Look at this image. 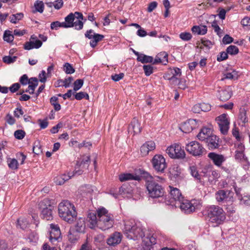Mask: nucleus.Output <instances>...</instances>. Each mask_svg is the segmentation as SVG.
<instances>
[{
    "instance_id": "nucleus-1",
    "label": "nucleus",
    "mask_w": 250,
    "mask_h": 250,
    "mask_svg": "<svg viewBox=\"0 0 250 250\" xmlns=\"http://www.w3.org/2000/svg\"><path fill=\"white\" fill-rule=\"evenodd\" d=\"M87 220L91 229L96 227L102 230L111 228L114 224V216L104 207L98 208L95 211H89Z\"/></svg>"
},
{
    "instance_id": "nucleus-2",
    "label": "nucleus",
    "mask_w": 250,
    "mask_h": 250,
    "mask_svg": "<svg viewBox=\"0 0 250 250\" xmlns=\"http://www.w3.org/2000/svg\"><path fill=\"white\" fill-rule=\"evenodd\" d=\"M203 214L208 221L218 226L226 219V214L223 209L219 206L211 205L206 208Z\"/></svg>"
},
{
    "instance_id": "nucleus-3",
    "label": "nucleus",
    "mask_w": 250,
    "mask_h": 250,
    "mask_svg": "<svg viewBox=\"0 0 250 250\" xmlns=\"http://www.w3.org/2000/svg\"><path fill=\"white\" fill-rule=\"evenodd\" d=\"M59 216L68 223H72L76 220L77 213L73 204L68 200H63L58 205Z\"/></svg>"
},
{
    "instance_id": "nucleus-4",
    "label": "nucleus",
    "mask_w": 250,
    "mask_h": 250,
    "mask_svg": "<svg viewBox=\"0 0 250 250\" xmlns=\"http://www.w3.org/2000/svg\"><path fill=\"white\" fill-rule=\"evenodd\" d=\"M165 179L161 177H150V179L146 181V186L149 197L153 198L162 197L165 193L163 187L158 182H162Z\"/></svg>"
},
{
    "instance_id": "nucleus-5",
    "label": "nucleus",
    "mask_w": 250,
    "mask_h": 250,
    "mask_svg": "<svg viewBox=\"0 0 250 250\" xmlns=\"http://www.w3.org/2000/svg\"><path fill=\"white\" fill-rule=\"evenodd\" d=\"M124 232L129 239H137L144 236V232L139 224L133 221H126L125 223Z\"/></svg>"
},
{
    "instance_id": "nucleus-6",
    "label": "nucleus",
    "mask_w": 250,
    "mask_h": 250,
    "mask_svg": "<svg viewBox=\"0 0 250 250\" xmlns=\"http://www.w3.org/2000/svg\"><path fill=\"white\" fill-rule=\"evenodd\" d=\"M41 210V217L42 219L50 221L53 219L54 207L51 204V201L48 198H45L41 201L39 204Z\"/></svg>"
},
{
    "instance_id": "nucleus-7",
    "label": "nucleus",
    "mask_w": 250,
    "mask_h": 250,
    "mask_svg": "<svg viewBox=\"0 0 250 250\" xmlns=\"http://www.w3.org/2000/svg\"><path fill=\"white\" fill-rule=\"evenodd\" d=\"M200 206V202L198 200L193 199L189 201L184 198L177 205H175V207H179L182 211L187 214L193 212Z\"/></svg>"
},
{
    "instance_id": "nucleus-8",
    "label": "nucleus",
    "mask_w": 250,
    "mask_h": 250,
    "mask_svg": "<svg viewBox=\"0 0 250 250\" xmlns=\"http://www.w3.org/2000/svg\"><path fill=\"white\" fill-rule=\"evenodd\" d=\"M90 162V156L88 155H83L81 156L79 160L77 161L75 169L72 172L75 175H80L83 172L86 170L89 165Z\"/></svg>"
},
{
    "instance_id": "nucleus-9",
    "label": "nucleus",
    "mask_w": 250,
    "mask_h": 250,
    "mask_svg": "<svg viewBox=\"0 0 250 250\" xmlns=\"http://www.w3.org/2000/svg\"><path fill=\"white\" fill-rule=\"evenodd\" d=\"M186 149L194 156H201L206 151L202 145L197 141H191L187 144Z\"/></svg>"
},
{
    "instance_id": "nucleus-10",
    "label": "nucleus",
    "mask_w": 250,
    "mask_h": 250,
    "mask_svg": "<svg viewBox=\"0 0 250 250\" xmlns=\"http://www.w3.org/2000/svg\"><path fill=\"white\" fill-rule=\"evenodd\" d=\"M169 200H166V203L167 205L175 206V205H177L184 198L178 188L171 186H169Z\"/></svg>"
},
{
    "instance_id": "nucleus-11",
    "label": "nucleus",
    "mask_w": 250,
    "mask_h": 250,
    "mask_svg": "<svg viewBox=\"0 0 250 250\" xmlns=\"http://www.w3.org/2000/svg\"><path fill=\"white\" fill-rule=\"evenodd\" d=\"M216 121L219 125L221 132L224 135L227 134L229 126V121L228 114H222L216 118Z\"/></svg>"
},
{
    "instance_id": "nucleus-12",
    "label": "nucleus",
    "mask_w": 250,
    "mask_h": 250,
    "mask_svg": "<svg viewBox=\"0 0 250 250\" xmlns=\"http://www.w3.org/2000/svg\"><path fill=\"white\" fill-rule=\"evenodd\" d=\"M152 164L155 170L159 172H164L167 167L165 159L161 155H155L152 160Z\"/></svg>"
},
{
    "instance_id": "nucleus-13",
    "label": "nucleus",
    "mask_w": 250,
    "mask_h": 250,
    "mask_svg": "<svg viewBox=\"0 0 250 250\" xmlns=\"http://www.w3.org/2000/svg\"><path fill=\"white\" fill-rule=\"evenodd\" d=\"M233 193L229 190H219L215 193V198L217 202H233Z\"/></svg>"
},
{
    "instance_id": "nucleus-14",
    "label": "nucleus",
    "mask_w": 250,
    "mask_h": 250,
    "mask_svg": "<svg viewBox=\"0 0 250 250\" xmlns=\"http://www.w3.org/2000/svg\"><path fill=\"white\" fill-rule=\"evenodd\" d=\"M221 140L216 135L212 134L206 141V144L209 150H213L219 148Z\"/></svg>"
},
{
    "instance_id": "nucleus-15",
    "label": "nucleus",
    "mask_w": 250,
    "mask_h": 250,
    "mask_svg": "<svg viewBox=\"0 0 250 250\" xmlns=\"http://www.w3.org/2000/svg\"><path fill=\"white\" fill-rule=\"evenodd\" d=\"M51 230L50 231L49 240L50 242L54 243L56 241L59 242L61 240V231L58 225L51 224L50 225Z\"/></svg>"
},
{
    "instance_id": "nucleus-16",
    "label": "nucleus",
    "mask_w": 250,
    "mask_h": 250,
    "mask_svg": "<svg viewBox=\"0 0 250 250\" xmlns=\"http://www.w3.org/2000/svg\"><path fill=\"white\" fill-rule=\"evenodd\" d=\"M217 91V97L222 101H226L229 100L232 94L231 88L229 86L218 90Z\"/></svg>"
},
{
    "instance_id": "nucleus-17",
    "label": "nucleus",
    "mask_w": 250,
    "mask_h": 250,
    "mask_svg": "<svg viewBox=\"0 0 250 250\" xmlns=\"http://www.w3.org/2000/svg\"><path fill=\"white\" fill-rule=\"evenodd\" d=\"M122 235L120 232H115L111 234L106 240L107 244L111 246H115L121 243Z\"/></svg>"
},
{
    "instance_id": "nucleus-18",
    "label": "nucleus",
    "mask_w": 250,
    "mask_h": 250,
    "mask_svg": "<svg viewBox=\"0 0 250 250\" xmlns=\"http://www.w3.org/2000/svg\"><path fill=\"white\" fill-rule=\"evenodd\" d=\"M208 157L213 161L214 165L218 167L221 166L222 163L226 160L224 155L218 154L215 152L209 153L208 154Z\"/></svg>"
},
{
    "instance_id": "nucleus-19",
    "label": "nucleus",
    "mask_w": 250,
    "mask_h": 250,
    "mask_svg": "<svg viewBox=\"0 0 250 250\" xmlns=\"http://www.w3.org/2000/svg\"><path fill=\"white\" fill-rule=\"evenodd\" d=\"M155 148V144L153 141H147L140 148L142 155H147L149 152L153 150Z\"/></svg>"
},
{
    "instance_id": "nucleus-20",
    "label": "nucleus",
    "mask_w": 250,
    "mask_h": 250,
    "mask_svg": "<svg viewBox=\"0 0 250 250\" xmlns=\"http://www.w3.org/2000/svg\"><path fill=\"white\" fill-rule=\"evenodd\" d=\"M212 134V129L208 127H203L197 137L201 141H206Z\"/></svg>"
},
{
    "instance_id": "nucleus-21",
    "label": "nucleus",
    "mask_w": 250,
    "mask_h": 250,
    "mask_svg": "<svg viewBox=\"0 0 250 250\" xmlns=\"http://www.w3.org/2000/svg\"><path fill=\"white\" fill-rule=\"evenodd\" d=\"M142 238L143 241L147 246H150L157 243V236L155 233H147L146 236L144 234V236H143Z\"/></svg>"
},
{
    "instance_id": "nucleus-22",
    "label": "nucleus",
    "mask_w": 250,
    "mask_h": 250,
    "mask_svg": "<svg viewBox=\"0 0 250 250\" xmlns=\"http://www.w3.org/2000/svg\"><path fill=\"white\" fill-rule=\"evenodd\" d=\"M167 56V54L166 52H161L153 59L152 63L153 64H155L162 62L164 63V64H166V63L168 62Z\"/></svg>"
},
{
    "instance_id": "nucleus-23",
    "label": "nucleus",
    "mask_w": 250,
    "mask_h": 250,
    "mask_svg": "<svg viewBox=\"0 0 250 250\" xmlns=\"http://www.w3.org/2000/svg\"><path fill=\"white\" fill-rule=\"evenodd\" d=\"M74 175L72 173H68V174H63L62 175L58 176L54 179L55 183L58 185H62L64 183V182L72 177L74 176Z\"/></svg>"
},
{
    "instance_id": "nucleus-24",
    "label": "nucleus",
    "mask_w": 250,
    "mask_h": 250,
    "mask_svg": "<svg viewBox=\"0 0 250 250\" xmlns=\"http://www.w3.org/2000/svg\"><path fill=\"white\" fill-rule=\"evenodd\" d=\"M141 129L140 123L136 118H134L129 126V130H132L134 134H138L141 132Z\"/></svg>"
},
{
    "instance_id": "nucleus-25",
    "label": "nucleus",
    "mask_w": 250,
    "mask_h": 250,
    "mask_svg": "<svg viewBox=\"0 0 250 250\" xmlns=\"http://www.w3.org/2000/svg\"><path fill=\"white\" fill-rule=\"evenodd\" d=\"M85 218H79L75 225V230L77 232L83 233L84 232L85 225Z\"/></svg>"
},
{
    "instance_id": "nucleus-26",
    "label": "nucleus",
    "mask_w": 250,
    "mask_h": 250,
    "mask_svg": "<svg viewBox=\"0 0 250 250\" xmlns=\"http://www.w3.org/2000/svg\"><path fill=\"white\" fill-rule=\"evenodd\" d=\"M75 20V15L71 13L65 18V21L63 23V28H67L72 27L73 22Z\"/></svg>"
},
{
    "instance_id": "nucleus-27",
    "label": "nucleus",
    "mask_w": 250,
    "mask_h": 250,
    "mask_svg": "<svg viewBox=\"0 0 250 250\" xmlns=\"http://www.w3.org/2000/svg\"><path fill=\"white\" fill-rule=\"evenodd\" d=\"M119 180L121 182H124L127 180H135L139 181L140 180V177L139 176H134L131 173H124L119 175Z\"/></svg>"
},
{
    "instance_id": "nucleus-28",
    "label": "nucleus",
    "mask_w": 250,
    "mask_h": 250,
    "mask_svg": "<svg viewBox=\"0 0 250 250\" xmlns=\"http://www.w3.org/2000/svg\"><path fill=\"white\" fill-rule=\"evenodd\" d=\"M178 149H180V145L179 144H174L168 147L166 149V152L170 157L175 158V150H178Z\"/></svg>"
},
{
    "instance_id": "nucleus-29",
    "label": "nucleus",
    "mask_w": 250,
    "mask_h": 250,
    "mask_svg": "<svg viewBox=\"0 0 250 250\" xmlns=\"http://www.w3.org/2000/svg\"><path fill=\"white\" fill-rule=\"evenodd\" d=\"M68 240L71 244L76 243L79 239V236L74 229H70L68 233Z\"/></svg>"
},
{
    "instance_id": "nucleus-30",
    "label": "nucleus",
    "mask_w": 250,
    "mask_h": 250,
    "mask_svg": "<svg viewBox=\"0 0 250 250\" xmlns=\"http://www.w3.org/2000/svg\"><path fill=\"white\" fill-rule=\"evenodd\" d=\"M194 124V121L189 120L188 122L185 123L181 127V130L185 133H188L191 132L194 127L192 125Z\"/></svg>"
},
{
    "instance_id": "nucleus-31",
    "label": "nucleus",
    "mask_w": 250,
    "mask_h": 250,
    "mask_svg": "<svg viewBox=\"0 0 250 250\" xmlns=\"http://www.w3.org/2000/svg\"><path fill=\"white\" fill-rule=\"evenodd\" d=\"M137 60L142 63H147L152 62L153 61V58L152 56L141 53L140 56L137 57Z\"/></svg>"
},
{
    "instance_id": "nucleus-32",
    "label": "nucleus",
    "mask_w": 250,
    "mask_h": 250,
    "mask_svg": "<svg viewBox=\"0 0 250 250\" xmlns=\"http://www.w3.org/2000/svg\"><path fill=\"white\" fill-rule=\"evenodd\" d=\"M28 84H29L28 89L31 90L30 94H33L34 93L35 89L38 84L37 78L35 77L31 78L30 81Z\"/></svg>"
},
{
    "instance_id": "nucleus-33",
    "label": "nucleus",
    "mask_w": 250,
    "mask_h": 250,
    "mask_svg": "<svg viewBox=\"0 0 250 250\" xmlns=\"http://www.w3.org/2000/svg\"><path fill=\"white\" fill-rule=\"evenodd\" d=\"M23 17L22 13H18L13 14L9 17L10 21L13 23H16L19 21L21 20Z\"/></svg>"
},
{
    "instance_id": "nucleus-34",
    "label": "nucleus",
    "mask_w": 250,
    "mask_h": 250,
    "mask_svg": "<svg viewBox=\"0 0 250 250\" xmlns=\"http://www.w3.org/2000/svg\"><path fill=\"white\" fill-rule=\"evenodd\" d=\"M164 79L166 80H169L170 83L173 85L177 84L178 83L179 81V78L175 77L174 76H171L170 74H169V72L167 73L164 76Z\"/></svg>"
},
{
    "instance_id": "nucleus-35",
    "label": "nucleus",
    "mask_w": 250,
    "mask_h": 250,
    "mask_svg": "<svg viewBox=\"0 0 250 250\" xmlns=\"http://www.w3.org/2000/svg\"><path fill=\"white\" fill-rule=\"evenodd\" d=\"M3 38L4 41L7 42H11L13 41L14 38L11 31L6 30L4 33Z\"/></svg>"
},
{
    "instance_id": "nucleus-36",
    "label": "nucleus",
    "mask_w": 250,
    "mask_h": 250,
    "mask_svg": "<svg viewBox=\"0 0 250 250\" xmlns=\"http://www.w3.org/2000/svg\"><path fill=\"white\" fill-rule=\"evenodd\" d=\"M28 225V221L25 218H21L17 220V227L22 229H26Z\"/></svg>"
},
{
    "instance_id": "nucleus-37",
    "label": "nucleus",
    "mask_w": 250,
    "mask_h": 250,
    "mask_svg": "<svg viewBox=\"0 0 250 250\" xmlns=\"http://www.w3.org/2000/svg\"><path fill=\"white\" fill-rule=\"evenodd\" d=\"M9 167L13 170L17 169L18 168V162L16 159L9 158L7 160Z\"/></svg>"
},
{
    "instance_id": "nucleus-38",
    "label": "nucleus",
    "mask_w": 250,
    "mask_h": 250,
    "mask_svg": "<svg viewBox=\"0 0 250 250\" xmlns=\"http://www.w3.org/2000/svg\"><path fill=\"white\" fill-rule=\"evenodd\" d=\"M226 51L229 54L231 55H235L238 53L239 49L235 45H230L227 47Z\"/></svg>"
},
{
    "instance_id": "nucleus-39",
    "label": "nucleus",
    "mask_w": 250,
    "mask_h": 250,
    "mask_svg": "<svg viewBox=\"0 0 250 250\" xmlns=\"http://www.w3.org/2000/svg\"><path fill=\"white\" fill-rule=\"evenodd\" d=\"M132 189L130 187L126 185L122 186L119 189L120 194L125 195L126 194H131Z\"/></svg>"
},
{
    "instance_id": "nucleus-40",
    "label": "nucleus",
    "mask_w": 250,
    "mask_h": 250,
    "mask_svg": "<svg viewBox=\"0 0 250 250\" xmlns=\"http://www.w3.org/2000/svg\"><path fill=\"white\" fill-rule=\"evenodd\" d=\"M189 169L191 175L197 180H200L201 176L198 173L197 167L194 166H192L189 167Z\"/></svg>"
},
{
    "instance_id": "nucleus-41",
    "label": "nucleus",
    "mask_w": 250,
    "mask_h": 250,
    "mask_svg": "<svg viewBox=\"0 0 250 250\" xmlns=\"http://www.w3.org/2000/svg\"><path fill=\"white\" fill-rule=\"evenodd\" d=\"M73 81V78L72 77H69L65 79L64 80H59L58 81V83L62 82V84L59 85V86H63L65 88L68 87L70 86V84Z\"/></svg>"
},
{
    "instance_id": "nucleus-42",
    "label": "nucleus",
    "mask_w": 250,
    "mask_h": 250,
    "mask_svg": "<svg viewBox=\"0 0 250 250\" xmlns=\"http://www.w3.org/2000/svg\"><path fill=\"white\" fill-rule=\"evenodd\" d=\"M63 70L66 74H72L75 72L74 68L68 62H66L64 64Z\"/></svg>"
},
{
    "instance_id": "nucleus-43",
    "label": "nucleus",
    "mask_w": 250,
    "mask_h": 250,
    "mask_svg": "<svg viewBox=\"0 0 250 250\" xmlns=\"http://www.w3.org/2000/svg\"><path fill=\"white\" fill-rule=\"evenodd\" d=\"M143 67L146 76H149L153 73V67L151 65H144Z\"/></svg>"
},
{
    "instance_id": "nucleus-44",
    "label": "nucleus",
    "mask_w": 250,
    "mask_h": 250,
    "mask_svg": "<svg viewBox=\"0 0 250 250\" xmlns=\"http://www.w3.org/2000/svg\"><path fill=\"white\" fill-rule=\"evenodd\" d=\"M17 59V56H5L3 57L2 61L4 63L10 64L16 62Z\"/></svg>"
},
{
    "instance_id": "nucleus-45",
    "label": "nucleus",
    "mask_w": 250,
    "mask_h": 250,
    "mask_svg": "<svg viewBox=\"0 0 250 250\" xmlns=\"http://www.w3.org/2000/svg\"><path fill=\"white\" fill-rule=\"evenodd\" d=\"M34 6L36 12H39L41 13L43 12L44 4L42 1H37L34 4Z\"/></svg>"
},
{
    "instance_id": "nucleus-46",
    "label": "nucleus",
    "mask_w": 250,
    "mask_h": 250,
    "mask_svg": "<svg viewBox=\"0 0 250 250\" xmlns=\"http://www.w3.org/2000/svg\"><path fill=\"white\" fill-rule=\"evenodd\" d=\"M169 74H170L171 76L180 78L181 75V70L180 68L176 67L173 69H171L169 70Z\"/></svg>"
},
{
    "instance_id": "nucleus-47",
    "label": "nucleus",
    "mask_w": 250,
    "mask_h": 250,
    "mask_svg": "<svg viewBox=\"0 0 250 250\" xmlns=\"http://www.w3.org/2000/svg\"><path fill=\"white\" fill-rule=\"evenodd\" d=\"M83 84V81L82 79H78L74 83L73 90L77 91L79 90Z\"/></svg>"
},
{
    "instance_id": "nucleus-48",
    "label": "nucleus",
    "mask_w": 250,
    "mask_h": 250,
    "mask_svg": "<svg viewBox=\"0 0 250 250\" xmlns=\"http://www.w3.org/2000/svg\"><path fill=\"white\" fill-rule=\"evenodd\" d=\"M25 135V132L24 130L21 129H19L15 131L14 136L18 140L22 139Z\"/></svg>"
},
{
    "instance_id": "nucleus-49",
    "label": "nucleus",
    "mask_w": 250,
    "mask_h": 250,
    "mask_svg": "<svg viewBox=\"0 0 250 250\" xmlns=\"http://www.w3.org/2000/svg\"><path fill=\"white\" fill-rule=\"evenodd\" d=\"M73 24V27H74L75 29L78 30H81L83 26V22L81 20L77 19L76 21H74Z\"/></svg>"
},
{
    "instance_id": "nucleus-50",
    "label": "nucleus",
    "mask_w": 250,
    "mask_h": 250,
    "mask_svg": "<svg viewBox=\"0 0 250 250\" xmlns=\"http://www.w3.org/2000/svg\"><path fill=\"white\" fill-rule=\"evenodd\" d=\"M241 204H243L246 205H250V197L247 195L242 196L240 195L239 199Z\"/></svg>"
},
{
    "instance_id": "nucleus-51",
    "label": "nucleus",
    "mask_w": 250,
    "mask_h": 250,
    "mask_svg": "<svg viewBox=\"0 0 250 250\" xmlns=\"http://www.w3.org/2000/svg\"><path fill=\"white\" fill-rule=\"evenodd\" d=\"M211 26L213 27L214 31L217 33V34L219 36H221V35L222 34V31L218 25L216 21H214L212 23Z\"/></svg>"
},
{
    "instance_id": "nucleus-52",
    "label": "nucleus",
    "mask_w": 250,
    "mask_h": 250,
    "mask_svg": "<svg viewBox=\"0 0 250 250\" xmlns=\"http://www.w3.org/2000/svg\"><path fill=\"white\" fill-rule=\"evenodd\" d=\"M63 22H61L59 21H56L52 22L51 23L50 27L52 30H57L59 27H63Z\"/></svg>"
},
{
    "instance_id": "nucleus-53",
    "label": "nucleus",
    "mask_w": 250,
    "mask_h": 250,
    "mask_svg": "<svg viewBox=\"0 0 250 250\" xmlns=\"http://www.w3.org/2000/svg\"><path fill=\"white\" fill-rule=\"evenodd\" d=\"M180 37L183 41H188L191 39L192 35L190 33L183 32L180 34Z\"/></svg>"
},
{
    "instance_id": "nucleus-54",
    "label": "nucleus",
    "mask_w": 250,
    "mask_h": 250,
    "mask_svg": "<svg viewBox=\"0 0 250 250\" xmlns=\"http://www.w3.org/2000/svg\"><path fill=\"white\" fill-rule=\"evenodd\" d=\"M228 58V53L226 52H221L219 55L217 56V60L218 62H221L227 59Z\"/></svg>"
},
{
    "instance_id": "nucleus-55",
    "label": "nucleus",
    "mask_w": 250,
    "mask_h": 250,
    "mask_svg": "<svg viewBox=\"0 0 250 250\" xmlns=\"http://www.w3.org/2000/svg\"><path fill=\"white\" fill-rule=\"evenodd\" d=\"M212 46V43L210 41L208 40H202V45L200 46V48L204 49V47H206L207 49H209L211 48Z\"/></svg>"
},
{
    "instance_id": "nucleus-56",
    "label": "nucleus",
    "mask_w": 250,
    "mask_h": 250,
    "mask_svg": "<svg viewBox=\"0 0 250 250\" xmlns=\"http://www.w3.org/2000/svg\"><path fill=\"white\" fill-rule=\"evenodd\" d=\"M178 150H175V158H184L185 157V152L184 149H183L180 146V149Z\"/></svg>"
},
{
    "instance_id": "nucleus-57",
    "label": "nucleus",
    "mask_w": 250,
    "mask_h": 250,
    "mask_svg": "<svg viewBox=\"0 0 250 250\" xmlns=\"http://www.w3.org/2000/svg\"><path fill=\"white\" fill-rule=\"evenodd\" d=\"M30 81V79H29L27 75L24 74L23 75L20 79V83L22 85H26L28 84Z\"/></svg>"
},
{
    "instance_id": "nucleus-58",
    "label": "nucleus",
    "mask_w": 250,
    "mask_h": 250,
    "mask_svg": "<svg viewBox=\"0 0 250 250\" xmlns=\"http://www.w3.org/2000/svg\"><path fill=\"white\" fill-rule=\"evenodd\" d=\"M28 239L30 242H36L38 239V236L36 232H32L29 234Z\"/></svg>"
},
{
    "instance_id": "nucleus-59",
    "label": "nucleus",
    "mask_w": 250,
    "mask_h": 250,
    "mask_svg": "<svg viewBox=\"0 0 250 250\" xmlns=\"http://www.w3.org/2000/svg\"><path fill=\"white\" fill-rule=\"evenodd\" d=\"M24 114L23 111L22 110L21 107L20 105L19 107H17L15 109L14 111V115L15 117L17 118H20L21 115Z\"/></svg>"
},
{
    "instance_id": "nucleus-60",
    "label": "nucleus",
    "mask_w": 250,
    "mask_h": 250,
    "mask_svg": "<svg viewBox=\"0 0 250 250\" xmlns=\"http://www.w3.org/2000/svg\"><path fill=\"white\" fill-rule=\"evenodd\" d=\"M201 111L207 112L211 109V105L208 104L202 103L200 104Z\"/></svg>"
},
{
    "instance_id": "nucleus-61",
    "label": "nucleus",
    "mask_w": 250,
    "mask_h": 250,
    "mask_svg": "<svg viewBox=\"0 0 250 250\" xmlns=\"http://www.w3.org/2000/svg\"><path fill=\"white\" fill-rule=\"evenodd\" d=\"M104 241V236L102 234L97 235L94 237V242L97 244L103 242Z\"/></svg>"
},
{
    "instance_id": "nucleus-62",
    "label": "nucleus",
    "mask_w": 250,
    "mask_h": 250,
    "mask_svg": "<svg viewBox=\"0 0 250 250\" xmlns=\"http://www.w3.org/2000/svg\"><path fill=\"white\" fill-rule=\"evenodd\" d=\"M233 39L229 35H225L223 37L222 42L224 44H229L233 42Z\"/></svg>"
},
{
    "instance_id": "nucleus-63",
    "label": "nucleus",
    "mask_w": 250,
    "mask_h": 250,
    "mask_svg": "<svg viewBox=\"0 0 250 250\" xmlns=\"http://www.w3.org/2000/svg\"><path fill=\"white\" fill-rule=\"evenodd\" d=\"M6 122L10 125H13L15 123L14 118L10 114H8L6 117Z\"/></svg>"
},
{
    "instance_id": "nucleus-64",
    "label": "nucleus",
    "mask_w": 250,
    "mask_h": 250,
    "mask_svg": "<svg viewBox=\"0 0 250 250\" xmlns=\"http://www.w3.org/2000/svg\"><path fill=\"white\" fill-rule=\"evenodd\" d=\"M124 77V74L123 73H120L118 74H115L111 76V79L115 82H118L120 80L122 79Z\"/></svg>"
}]
</instances>
